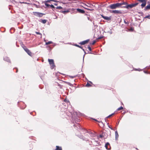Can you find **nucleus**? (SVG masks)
Returning <instances> with one entry per match:
<instances>
[{"instance_id":"obj_25","label":"nucleus","mask_w":150,"mask_h":150,"mask_svg":"<svg viewBox=\"0 0 150 150\" xmlns=\"http://www.w3.org/2000/svg\"><path fill=\"white\" fill-rule=\"evenodd\" d=\"M89 134L91 135V136L92 137H94L95 135L93 133L91 132H89Z\"/></svg>"},{"instance_id":"obj_13","label":"nucleus","mask_w":150,"mask_h":150,"mask_svg":"<svg viewBox=\"0 0 150 150\" xmlns=\"http://www.w3.org/2000/svg\"><path fill=\"white\" fill-rule=\"evenodd\" d=\"M61 13H63L64 14H66L67 13H68L69 12V11L68 10H66V11H59Z\"/></svg>"},{"instance_id":"obj_11","label":"nucleus","mask_w":150,"mask_h":150,"mask_svg":"<svg viewBox=\"0 0 150 150\" xmlns=\"http://www.w3.org/2000/svg\"><path fill=\"white\" fill-rule=\"evenodd\" d=\"M149 9H150V4L146 6L145 7L144 9V10L145 11Z\"/></svg>"},{"instance_id":"obj_50","label":"nucleus","mask_w":150,"mask_h":150,"mask_svg":"<svg viewBox=\"0 0 150 150\" xmlns=\"http://www.w3.org/2000/svg\"><path fill=\"white\" fill-rule=\"evenodd\" d=\"M54 5L55 6H57V4H56V3H55V4H54Z\"/></svg>"},{"instance_id":"obj_59","label":"nucleus","mask_w":150,"mask_h":150,"mask_svg":"<svg viewBox=\"0 0 150 150\" xmlns=\"http://www.w3.org/2000/svg\"><path fill=\"white\" fill-rule=\"evenodd\" d=\"M74 126L75 127V125H74Z\"/></svg>"},{"instance_id":"obj_8","label":"nucleus","mask_w":150,"mask_h":150,"mask_svg":"<svg viewBox=\"0 0 150 150\" xmlns=\"http://www.w3.org/2000/svg\"><path fill=\"white\" fill-rule=\"evenodd\" d=\"M111 13H114L115 14H121L122 13L121 11L120 10H112L110 12Z\"/></svg>"},{"instance_id":"obj_48","label":"nucleus","mask_w":150,"mask_h":150,"mask_svg":"<svg viewBox=\"0 0 150 150\" xmlns=\"http://www.w3.org/2000/svg\"><path fill=\"white\" fill-rule=\"evenodd\" d=\"M135 70H138V71H140L142 70H141V69H135Z\"/></svg>"},{"instance_id":"obj_30","label":"nucleus","mask_w":150,"mask_h":150,"mask_svg":"<svg viewBox=\"0 0 150 150\" xmlns=\"http://www.w3.org/2000/svg\"><path fill=\"white\" fill-rule=\"evenodd\" d=\"M107 32L109 33L110 34H112V32L111 29H110L109 31H108Z\"/></svg>"},{"instance_id":"obj_14","label":"nucleus","mask_w":150,"mask_h":150,"mask_svg":"<svg viewBox=\"0 0 150 150\" xmlns=\"http://www.w3.org/2000/svg\"><path fill=\"white\" fill-rule=\"evenodd\" d=\"M115 139L116 140L118 139L119 137V135L117 131H115Z\"/></svg>"},{"instance_id":"obj_17","label":"nucleus","mask_w":150,"mask_h":150,"mask_svg":"<svg viewBox=\"0 0 150 150\" xmlns=\"http://www.w3.org/2000/svg\"><path fill=\"white\" fill-rule=\"evenodd\" d=\"M43 3H44L45 4V6H46V7H44L45 8H47L48 7L50 6V5L48 4L47 3H43Z\"/></svg>"},{"instance_id":"obj_47","label":"nucleus","mask_w":150,"mask_h":150,"mask_svg":"<svg viewBox=\"0 0 150 150\" xmlns=\"http://www.w3.org/2000/svg\"><path fill=\"white\" fill-rule=\"evenodd\" d=\"M129 30L131 31H133V29L132 28H131L130 29H129Z\"/></svg>"},{"instance_id":"obj_4","label":"nucleus","mask_w":150,"mask_h":150,"mask_svg":"<svg viewBox=\"0 0 150 150\" xmlns=\"http://www.w3.org/2000/svg\"><path fill=\"white\" fill-rule=\"evenodd\" d=\"M33 13L35 16L40 17H41L43 15H45V13L37 12H33Z\"/></svg>"},{"instance_id":"obj_6","label":"nucleus","mask_w":150,"mask_h":150,"mask_svg":"<svg viewBox=\"0 0 150 150\" xmlns=\"http://www.w3.org/2000/svg\"><path fill=\"white\" fill-rule=\"evenodd\" d=\"M23 48L25 51L28 53V55H29L30 56L31 55L32 53L28 49L26 48L25 46H24V47H23Z\"/></svg>"},{"instance_id":"obj_44","label":"nucleus","mask_w":150,"mask_h":150,"mask_svg":"<svg viewBox=\"0 0 150 150\" xmlns=\"http://www.w3.org/2000/svg\"><path fill=\"white\" fill-rule=\"evenodd\" d=\"M69 77H70V78L72 79V78H73L75 77V76H69Z\"/></svg>"},{"instance_id":"obj_54","label":"nucleus","mask_w":150,"mask_h":150,"mask_svg":"<svg viewBox=\"0 0 150 150\" xmlns=\"http://www.w3.org/2000/svg\"><path fill=\"white\" fill-rule=\"evenodd\" d=\"M122 6H125V5H122Z\"/></svg>"},{"instance_id":"obj_57","label":"nucleus","mask_w":150,"mask_h":150,"mask_svg":"<svg viewBox=\"0 0 150 150\" xmlns=\"http://www.w3.org/2000/svg\"><path fill=\"white\" fill-rule=\"evenodd\" d=\"M90 83H92V82L91 81H90Z\"/></svg>"},{"instance_id":"obj_42","label":"nucleus","mask_w":150,"mask_h":150,"mask_svg":"<svg viewBox=\"0 0 150 150\" xmlns=\"http://www.w3.org/2000/svg\"><path fill=\"white\" fill-rule=\"evenodd\" d=\"M81 49L83 50L84 52V53H85V54H84V56L85 55V54L86 53V52H85V50H84V49H83L82 48V49ZM84 57V56H83V57ZM83 58H84V57H83Z\"/></svg>"},{"instance_id":"obj_27","label":"nucleus","mask_w":150,"mask_h":150,"mask_svg":"<svg viewBox=\"0 0 150 150\" xmlns=\"http://www.w3.org/2000/svg\"><path fill=\"white\" fill-rule=\"evenodd\" d=\"M33 5L35 6V7L37 8H40V6L39 5H37L35 4H34Z\"/></svg>"},{"instance_id":"obj_39","label":"nucleus","mask_w":150,"mask_h":150,"mask_svg":"<svg viewBox=\"0 0 150 150\" xmlns=\"http://www.w3.org/2000/svg\"><path fill=\"white\" fill-rule=\"evenodd\" d=\"M114 114V113H112V114H111L109 115V116H108L107 117V118H108L110 117H111V116H112V115H113Z\"/></svg>"},{"instance_id":"obj_10","label":"nucleus","mask_w":150,"mask_h":150,"mask_svg":"<svg viewBox=\"0 0 150 150\" xmlns=\"http://www.w3.org/2000/svg\"><path fill=\"white\" fill-rule=\"evenodd\" d=\"M89 41V40L88 39L86 40L80 42L79 44L81 45H84L87 43Z\"/></svg>"},{"instance_id":"obj_19","label":"nucleus","mask_w":150,"mask_h":150,"mask_svg":"<svg viewBox=\"0 0 150 150\" xmlns=\"http://www.w3.org/2000/svg\"><path fill=\"white\" fill-rule=\"evenodd\" d=\"M56 147V149H55V150H62L61 147H59L58 146H57Z\"/></svg>"},{"instance_id":"obj_58","label":"nucleus","mask_w":150,"mask_h":150,"mask_svg":"<svg viewBox=\"0 0 150 150\" xmlns=\"http://www.w3.org/2000/svg\"><path fill=\"white\" fill-rule=\"evenodd\" d=\"M145 73H147L146 72V71L145 72Z\"/></svg>"},{"instance_id":"obj_12","label":"nucleus","mask_w":150,"mask_h":150,"mask_svg":"<svg viewBox=\"0 0 150 150\" xmlns=\"http://www.w3.org/2000/svg\"><path fill=\"white\" fill-rule=\"evenodd\" d=\"M4 60L7 62H10V60L9 58L7 57H5L4 58Z\"/></svg>"},{"instance_id":"obj_51","label":"nucleus","mask_w":150,"mask_h":150,"mask_svg":"<svg viewBox=\"0 0 150 150\" xmlns=\"http://www.w3.org/2000/svg\"><path fill=\"white\" fill-rule=\"evenodd\" d=\"M18 71V69H17V70H16V73H17V72Z\"/></svg>"},{"instance_id":"obj_9","label":"nucleus","mask_w":150,"mask_h":150,"mask_svg":"<svg viewBox=\"0 0 150 150\" xmlns=\"http://www.w3.org/2000/svg\"><path fill=\"white\" fill-rule=\"evenodd\" d=\"M76 10L79 13L84 14L85 13V11L79 8L76 9Z\"/></svg>"},{"instance_id":"obj_55","label":"nucleus","mask_w":150,"mask_h":150,"mask_svg":"<svg viewBox=\"0 0 150 150\" xmlns=\"http://www.w3.org/2000/svg\"><path fill=\"white\" fill-rule=\"evenodd\" d=\"M84 6V7H86V8H87V7H86V6Z\"/></svg>"},{"instance_id":"obj_38","label":"nucleus","mask_w":150,"mask_h":150,"mask_svg":"<svg viewBox=\"0 0 150 150\" xmlns=\"http://www.w3.org/2000/svg\"><path fill=\"white\" fill-rule=\"evenodd\" d=\"M50 6L52 8H55V7L52 4L50 5Z\"/></svg>"},{"instance_id":"obj_36","label":"nucleus","mask_w":150,"mask_h":150,"mask_svg":"<svg viewBox=\"0 0 150 150\" xmlns=\"http://www.w3.org/2000/svg\"><path fill=\"white\" fill-rule=\"evenodd\" d=\"M145 18L150 19V15L146 16L145 17Z\"/></svg>"},{"instance_id":"obj_56","label":"nucleus","mask_w":150,"mask_h":150,"mask_svg":"<svg viewBox=\"0 0 150 150\" xmlns=\"http://www.w3.org/2000/svg\"><path fill=\"white\" fill-rule=\"evenodd\" d=\"M37 46V45H35V46H34V47L36 46Z\"/></svg>"},{"instance_id":"obj_15","label":"nucleus","mask_w":150,"mask_h":150,"mask_svg":"<svg viewBox=\"0 0 150 150\" xmlns=\"http://www.w3.org/2000/svg\"><path fill=\"white\" fill-rule=\"evenodd\" d=\"M82 7H83V8H84L87 10H89V11H93L94 10V9L93 8H86V7H84L83 6H82Z\"/></svg>"},{"instance_id":"obj_28","label":"nucleus","mask_w":150,"mask_h":150,"mask_svg":"<svg viewBox=\"0 0 150 150\" xmlns=\"http://www.w3.org/2000/svg\"><path fill=\"white\" fill-rule=\"evenodd\" d=\"M123 109V107L122 106H121L119 108L117 109V110H120Z\"/></svg>"},{"instance_id":"obj_49","label":"nucleus","mask_w":150,"mask_h":150,"mask_svg":"<svg viewBox=\"0 0 150 150\" xmlns=\"http://www.w3.org/2000/svg\"><path fill=\"white\" fill-rule=\"evenodd\" d=\"M100 138H102V137H103V136L102 135H100Z\"/></svg>"},{"instance_id":"obj_43","label":"nucleus","mask_w":150,"mask_h":150,"mask_svg":"<svg viewBox=\"0 0 150 150\" xmlns=\"http://www.w3.org/2000/svg\"><path fill=\"white\" fill-rule=\"evenodd\" d=\"M52 1H54V2H60L59 1H57L56 0H52Z\"/></svg>"},{"instance_id":"obj_20","label":"nucleus","mask_w":150,"mask_h":150,"mask_svg":"<svg viewBox=\"0 0 150 150\" xmlns=\"http://www.w3.org/2000/svg\"><path fill=\"white\" fill-rule=\"evenodd\" d=\"M40 22H42V23L45 24L47 22V20L44 19V20H40Z\"/></svg>"},{"instance_id":"obj_23","label":"nucleus","mask_w":150,"mask_h":150,"mask_svg":"<svg viewBox=\"0 0 150 150\" xmlns=\"http://www.w3.org/2000/svg\"><path fill=\"white\" fill-rule=\"evenodd\" d=\"M53 43V42L51 41H49L47 42H46L45 43L46 45H48L49 44H52Z\"/></svg>"},{"instance_id":"obj_37","label":"nucleus","mask_w":150,"mask_h":150,"mask_svg":"<svg viewBox=\"0 0 150 150\" xmlns=\"http://www.w3.org/2000/svg\"><path fill=\"white\" fill-rule=\"evenodd\" d=\"M88 48L89 49V51H91V50H92L91 48V47L89 46H88Z\"/></svg>"},{"instance_id":"obj_32","label":"nucleus","mask_w":150,"mask_h":150,"mask_svg":"<svg viewBox=\"0 0 150 150\" xmlns=\"http://www.w3.org/2000/svg\"><path fill=\"white\" fill-rule=\"evenodd\" d=\"M124 22L125 24L128 25L129 23V22L127 21H126L125 20H124Z\"/></svg>"},{"instance_id":"obj_3","label":"nucleus","mask_w":150,"mask_h":150,"mask_svg":"<svg viewBox=\"0 0 150 150\" xmlns=\"http://www.w3.org/2000/svg\"><path fill=\"white\" fill-rule=\"evenodd\" d=\"M137 1L139 2V4L142 3L141 5V6L142 8H143L145 6L146 3V0H137Z\"/></svg>"},{"instance_id":"obj_21","label":"nucleus","mask_w":150,"mask_h":150,"mask_svg":"<svg viewBox=\"0 0 150 150\" xmlns=\"http://www.w3.org/2000/svg\"><path fill=\"white\" fill-rule=\"evenodd\" d=\"M64 101L65 102L67 103V105H68V104H70V103L69 100H67V99H65L64 100Z\"/></svg>"},{"instance_id":"obj_31","label":"nucleus","mask_w":150,"mask_h":150,"mask_svg":"<svg viewBox=\"0 0 150 150\" xmlns=\"http://www.w3.org/2000/svg\"><path fill=\"white\" fill-rule=\"evenodd\" d=\"M62 8H63L61 6H57V7H56V8L57 9H62Z\"/></svg>"},{"instance_id":"obj_18","label":"nucleus","mask_w":150,"mask_h":150,"mask_svg":"<svg viewBox=\"0 0 150 150\" xmlns=\"http://www.w3.org/2000/svg\"><path fill=\"white\" fill-rule=\"evenodd\" d=\"M109 144L108 142L105 144V147L107 149H109V148L108 147V146H109Z\"/></svg>"},{"instance_id":"obj_46","label":"nucleus","mask_w":150,"mask_h":150,"mask_svg":"<svg viewBox=\"0 0 150 150\" xmlns=\"http://www.w3.org/2000/svg\"><path fill=\"white\" fill-rule=\"evenodd\" d=\"M92 4L93 5V8H95L96 7H95V6L94 4Z\"/></svg>"},{"instance_id":"obj_1","label":"nucleus","mask_w":150,"mask_h":150,"mask_svg":"<svg viewBox=\"0 0 150 150\" xmlns=\"http://www.w3.org/2000/svg\"><path fill=\"white\" fill-rule=\"evenodd\" d=\"M123 1L121 3H117L110 5L109 6L111 9H115L117 8H123L122 6Z\"/></svg>"},{"instance_id":"obj_24","label":"nucleus","mask_w":150,"mask_h":150,"mask_svg":"<svg viewBox=\"0 0 150 150\" xmlns=\"http://www.w3.org/2000/svg\"><path fill=\"white\" fill-rule=\"evenodd\" d=\"M52 1V0H48L47 1H45L43 2V3H50V2Z\"/></svg>"},{"instance_id":"obj_40","label":"nucleus","mask_w":150,"mask_h":150,"mask_svg":"<svg viewBox=\"0 0 150 150\" xmlns=\"http://www.w3.org/2000/svg\"><path fill=\"white\" fill-rule=\"evenodd\" d=\"M96 42V41L95 40H93L92 42V43H91V44L92 45H94L95 43Z\"/></svg>"},{"instance_id":"obj_16","label":"nucleus","mask_w":150,"mask_h":150,"mask_svg":"<svg viewBox=\"0 0 150 150\" xmlns=\"http://www.w3.org/2000/svg\"><path fill=\"white\" fill-rule=\"evenodd\" d=\"M102 17L105 20H109L110 19V18L108 16H102Z\"/></svg>"},{"instance_id":"obj_52","label":"nucleus","mask_w":150,"mask_h":150,"mask_svg":"<svg viewBox=\"0 0 150 150\" xmlns=\"http://www.w3.org/2000/svg\"><path fill=\"white\" fill-rule=\"evenodd\" d=\"M93 23L94 25H95V24L94 21H93Z\"/></svg>"},{"instance_id":"obj_41","label":"nucleus","mask_w":150,"mask_h":150,"mask_svg":"<svg viewBox=\"0 0 150 150\" xmlns=\"http://www.w3.org/2000/svg\"><path fill=\"white\" fill-rule=\"evenodd\" d=\"M87 18L88 20L92 22V20L91 19H90L89 17H88V16L87 17Z\"/></svg>"},{"instance_id":"obj_53","label":"nucleus","mask_w":150,"mask_h":150,"mask_svg":"<svg viewBox=\"0 0 150 150\" xmlns=\"http://www.w3.org/2000/svg\"><path fill=\"white\" fill-rule=\"evenodd\" d=\"M82 74L83 75V76H84V74Z\"/></svg>"},{"instance_id":"obj_45","label":"nucleus","mask_w":150,"mask_h":150,"mask_svg":"<svg viewBox=\"0 0 150 150\" xmlns=\"http://www.w3.org/2000/svg\"><path fill=\"white\" fill-rule=\"evenodd\" d=\"M103 36H102V37H99L97 39H101V38H103Z\"/></svg>"},{"instance_id":"obj_26","label":"nucleus","mask_w":150,"mask_h":150,"mask_svg":"<svg viewBox=\"0 0 150 150\" xmlns=\"http://www.w3.org/2000/svg\"><path fill=\"white\" fill-rule=\"evenodd\" d=\"M75 45V46H76V47H78L80 48H81V49H82V47L81 46H79L76 44H75V45Z\"/></svg>"},{"instance_id":"obj_2","label":"nucleus","mask_w":150,"mask_h":150,"mask_svg":"<svg viewBox=\"0 0 150 150\" xmlns=\"http://www.w3.org/2000/svg\"><path fill=\"white\" fill-rule=\"evenodd\" d=\"M139 4V3H134L128 4L127 2L123 1V5H125V6H123V7L127 9H129L136 6Z\"/></svg>"},{"instance_id":"obj_7","label":"nucleus","mask_w":150,"mask_h":150,"mask_svg":"<svg viewBox=\"0 0 150 150\" xmlns=\"http://www.w3.org/2000/svg\"><path fill=\"white\" fill-rule=\"evenodd\" d=\"M84 6L89 7L91 8H93V5L91 4L87 3V4L85 3H83Z\"/></svg>"},{"instance_id":"obj_35","label":"nucleus","mask_w":150,"mask_h":150,"mask_svg":"<svg viewBox=\"0 0 150 150\" xmlns=\"http://www.w3.org/2000/svg\"><path fill=\"white\" fill-rule=\"evenodd\" d=\"M86 86L87 87H90L91 86V85L90 84L88 83H87V84H86Z\"/></svg>"},{"instance_id":"obj_5","label":"nucleus","mask_w":150,"mask_h":150,"mask_svg":"<svg viewBox=\"0 0 150 150\" xmlns=\"http://www.w3.org/2000/svg\"><path fill=\"white\" fill-rule=\"evenodd\" d=\"M48 62L49 63V64L51 65V69H53L54 68V67H55V66L54 64V61L53 59H48Z\"/></svg>"},{"instance_id":"obj_34","label":"nucleus","mask_w":150,"mask_h":150,"mask_svg":"<svg viewBox=\"0 0 150 150\" xmlns=\"http://www.w3.org/2000/svg\"><path fill=\"white\" fill-rule=\"evenodd\" d=\"M77 125H76V126H77L78 127H77V128L78 129H81L80 127V125L79 124H77Z\"/></svg>"},{"instance_id":"obj_33","label":"nucleus","mask_w":150,"mask_h":150,"mask_svg":"<svg viewBox=\"0 0 150 150\" xmlns=\"http://www.w3.org/2000/svg\"><path fill=\"white\" fill-rule=\"evenodd\" d=\"M83 140H85L86 141H87L88 140V139H87L86 138L83 137H82L81 138Z\"/></svg>"},{"instance_id":"obj_22","label":"nucleus","mask_w":150,"mask_h":150,"mask_svg":"<svg viewBox=\"0 0 150 150\" xmlns=\"http://www.w3.org/2000/svg\"><path fill=\"white\" fill-rule=\"evenodd\" d=\"M39 74L41 77L45 75V74L44 72H40Z\"/></svg>"},{"instance_id":"obj_29","label":"nucleus","mask_w":150,"mask_h":150,"mask_svg":"<svg viewBox=\"0 0 150 150\" xmlns=\"http://www.w3.org/2000/svg\"><path fill=\"white\" fill-rule=\"evenodd\" d=\"M35 33L38 35H41V37H42V35L39 32H35Z\"/></svg>"}]
</instances>
